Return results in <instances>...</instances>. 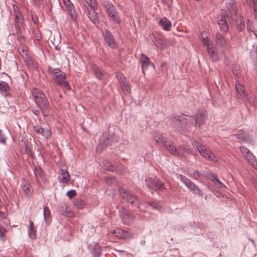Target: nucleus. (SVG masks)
<instances>
[{"instance_id":"obj_1","label":"nucleus","mask_w":257,"mask_h":257,"mask_svg":"<svg viewBox=\"0 0 257 257\" xmlns=\"http://www.w3.org/2000/svg\"><path fill=\"white\" fill-rule=\"evenodd\" d=\"M49 72L51 74L54 83L61 87L70 89L68 82L66 81V74L59 69H53L49 67Z\"/></svg>"},{"instance_id":"obj_2","label":"nucleus","mask_w":257,"mask_h":257,"mask_svg":"<svg viewBox=\"0 0 257 257\" xmlns=\"http://www.w3.org/2000/svg\"><path fill=\"white\" fill-rule=\"evenodd\" d=\"M32 94L35 103L38 105L42 111L47 110L49 107L48 99L45 94L39 89L35 88L32 90Z\"/></svg>"},{"instance_id":"obj_3","label":"nucleus","mask_w":257,"mask_h":257,"mask_svg":"<svg viewBox=\"0 0 257 257\" xmlns=\"http://www.w3.org/2000/svg\"><path fill=\"white\" fill-rule=\"evenodd\" d=\"M162 145L167 149L170 153L179 157L184 156L185 153H191V150L188 148L180 147L178 149L173 145V142L167 139Z\"/></svg>"},{"instance_id":"obj_4","label":"nucleus","mask_w":257,"mask_h":257,"mask_svg":"<svg viewBox=\"0 0 257 257\" xmlns=\"http://www.w3.org/2000/svg\"><path fill=\"white\" fill-rule=\"evenodd\" d=\"M208 118L207 113L205 109H199L194 116H190V124L195 127H200L204 125Z\"/></svg>"},{"instance_id":"obj_5","label":"nucleus","mask_w":257,"mask_h":257,"mask_svg":"<svg viewBox=\"0 0 257 257\" xmlns=\"http://www.w3.org/2000/svg\"><path fill=\"white\" fill-rule=\"evenodd\" d=\"M193 145L197 149L199 154L206 160L213 162H217L218 161L217 157L207 150L203 145L196 141L194 142Z\"/></svg>"},{"instance_id":"obj_6","label":"nucleus","mask_w":257,"mask_h":257,"mask_svg":"<svg viewBox=\"0 0 257 257\" xmlns=\"http://www.w3.org/2000/svg\"><path fill=\"white\" fill-rule=\"evenodd\" d=\"M118 192L122 198L127 202L131 204H136L139 207L140 203L136 195L122 187H119Z\"/></svg>"},{"instance_id":"obj_7","label":"nucleus","mask_w":257,"mask_h":257,"mask_svg":"<svg viewBox=\"0 0 257 257\" xmlns=\"http://www.w3.org/2000/svg\"><path fill=\"white\" fill-rule=\"evenodd\" d=\"M145 181L147 187L150 190L162 191L166 189L164 183L158 178L147 177Z\"/></svg>"},{"instance_id":"obj_8","label":"nucleus","mask_w":257,"mask_h":257,"mask_svg":"<svg viewBox=\"0 0 257 257\" xmlns=\"http://www.w3.org/2000/svg\"><path fill=\"white\" fill-rule=\"evenodd\" d=\"M180 178L184 185L190 191H192L194 194L198 195L200 197L203 196V192L201 191L200 188L197 185L192 182L189 179L181 175H180Z\"/></svg>"},{"instance_id":"obj_9","label":"nucleus","mask_w":257,"mask_h":257,"mask_svg":"<svg viewBox=\"0 0 257 257\" xmlns=\"http://www.w3.org/2000/svg\"><path fill=\"white\" fill-rule=\"evenodd\" d=\"M170 120L173 127L179 131L185 129L188 121L187 118L181 116H172L170 117Z\"/></svg>"},{"instance_id":"obj_10","label":"nucleus","mask_w":257,"mask_h":257,"mask_svg":"<svg viewBox=\"0 0 257 257\" xmlns=\"http://www.w3.org/2000/svg\"><path fill=\"white\" fill-rule=\"evenodd\" d=\"M214 41L217 48L220 49L221 51L224 52L227 49L228 43L224 36L219 33L216 34Z\"/></svg>"},{"instance_id":"obj_11","label":"nucleus","mask_w":257,"mask_h":257,"mask_svg":"<svg viewBox=\"0 0 257 257\" xmlns=\"http://www.w3.org/2000/svg\"><path fill=\"white\" fill-rule=\"evenodd\" d=\"M104 43L110 48L114 49L116 47V43L113 36L107 29L102 32Z\"/></svg>"},{"instance_id":"obj_12","label":"nucleus","mask_w":257,"mask_h":257,"mask_svg":"<svg viewBox=\"0 0 257 257\" xmlns=\"http://www.w3.org/2000/svg\"><path fill=\"white\" fill-rule=\"evenodd\" d=\"M119 212L123 223L126 224H129L133 220V216L127 212L124 207H121Z\"/></svg>"},{"instance_id":"obj_13","label":"nucleus","mask_w":257,"mask_h":257,"mask_svg":"<svg viewBox=\"0 0 257 257\" xmlns=\"http://www.w3.org/2000/svg\"><path fill=\"white\" fill-rule=\"evenodd\" d=\"M228 19V16L222 13L218 20V24L220 26V29L225 32H226L228 30V24L227 23V20Z\"/></svg>"},{"instance_id":"obj_14","label":"nucleus","mask_w":257,"mask_h":257,"mask_svg":"<svg viewBox=\"0 0 257 257\" xmlns=\"http://www.w3.org/2000/svg\"><path fill=\"white\" fill-rule=\"evenodd\" d=\"M63 1L65 6L70 14L71 19L75 20L77 17V14L72 3L70 0H63Z\"/></svg>"},{"instance_id":"obj_15","label":"nucleus","mask_w":257,"mask_h":257,"mask_svg":"<svg viewBox=\"0 0 257 257\" xmlns=\"http://www.w3.org/2000/svg\"><path fill=\"white\" fill-rule=\"evenodd\" d=\"M95 10L96 9L89 10L87 7L84 9V12L86 15L94 24L98 22V16L97 13L95 12Z\"/></svg>"},{"instance_id":"obj_16","label":"nucleus","mask_w":257,"mask_h":257,"mask_svg":"<svg viewBox=\"0 0 257 257\" xmlns=\"http://www.w3.org/2000/svg\"><path fill=\"white\" fill-rule=\"evenodd\" d=\"M226 7L232 15L234 16L237 14V4L234 0H228L225 2Z\"/></svg>"},{"instance_id":"obj_17","label":"nucleus","mask_w":257,"mask_h":257,"mask_svg":"<svg viewBox=\"0 0 257 257\" xmlns=\"http://www.w3.org/2000/svg\"><path fill=\"white\" fill-rule=\"evenodd\" d=\"M207 51L212 62H216L219 60V56L217 51V48L215 46H212L211 48Z\"/></svg>"},{"instance_id":"obj_18","label":"nucleus","mask_w":257,"mask_h":257,"mask_svg":"<svg viewBox=\"0 0 257 257\" xmlns=\"http://www.w3.org/2000/svg\"><path fill=\"white\" fill-rule=\"evenodd\" d=\"M140 62L141 63L142 69L143 72L146 70L149 66H153L150 62L149 58L145 54H142L140 57Z\"/></svg>"},{"instance_id":"obj_19","label":"nucleus","mask_w":257,"mask_h":257,"mask_svg":"<svg viewBox=\"0 0 257 257\" xmlns=\"http://www.w3.org/2000/svg\"><path fill=\"white\" fill-rule=\"evenodd\" d=\"M236 17V19L234 20L236 28L238 31L242 32L244 30L245 27L243 17L241 15H239Z\"/></svg>"},{"instance_id":"obj_20","label":"nucleus","mask_w":257,"mask_h":257,"mask_svg":"<svg viewBox=\"0 0 257 257\" xmlns=\"http://www.w3.org/2000/svg\"><path fill=\"white\" fill-rule=\"evenodd\" d=\"M92 70L95 76L98 79L102 80L105 77V73L97 65H93Z\"/></svg>"},{"instance_id":"obj_21","label":"nucleus","mask_w":257,"mask_h":257,"mask_svg":"<svg viewBox=\"0 0 257 257\" xmlns=\"http://www.w3.org/2000/svg\"><path fill=\"white\" fill-rule=\"evenodd\" d=\"M88 247L91 252L96 256H99L101 253V248L98 243L90 244Z\"/></svg>"},{"instance_id":"obj_22","label":"nucleus","mask_w":257,"mask_h":257,"mask_svg":"<svg viewBox=\"0 0 257 257\" xmlns=\"http://www.w3.org/2000/svg\"><path fill=\"white\" fill-rule=\"evenodd\" d=\"M29 226L28 227V234L29 237L32 239H35L36 237L37 229L34 226L33 222L29 220Z\"/></svg>"},{"instance_id":"obj_23","label":"nucleus","mask_w":257,"mask_h":257,"mask_svg":"<svg viewBox=\"0 0 257 257\" xmlns=\"http://www.w3.org/2000/svg\"><path fill=\"white\" fill-rule=\"evenodd\" d=\"M34 171L36 178L38 181L40 180H43L44 173L40 166H35L34 169Z\"/></svg>"},{"instance_id":"obj_24","label":"nucleus","mask_w":257,"mask_h":257,"mask_svg":"<svg viewBox=\"0 0 257 257\" xmlns=\"http://www.w3.org/2000/svg\"><path fill=\"white\" fill-rule=\"evenodd\" d=\"M235 88L238 96L240 98L244 99L246 95L244 90V86L242 84L237 83L236 84Z\"/></svg>"},{"instance_id":"obj_25","label":"nucleus","mask_w":257,"mask_h":257,"mask_svg":"<svg viewBox=\"0 0 257 257\" xmlns=\"http://www.w3.org/2000/svg\"><path fill=\"white\" fill-rule=\"evenodd\" d=\"M70 208L69 206L65 203L60 204L59 206V211L64 215L69 216Z\"/></svg>"},{"instance_id":"obj_26","label":"nucleus","mask_w":257,"mask_h":257,"mask_svg":"<svg viewBox=\"0 0 257 257\" xmlns=\"http://www.w3.org/2000/svg\"><path fill=\"white\" fill-rule=\"evenodd\" d=\"M107 15L110 20L116 23L117 24H120V19L116 10L114 11H113L112 12L109 13Z\"/></svg>"},{"instance_id":"obj_27","label":"nucleus","mask_w":257,"mask_h":257,"mask_svg":"<svg viewBox=\"0 0 257 257\" xmlns=\"http://www.w3.org/2000/svg\"><path fill=\"white\" fill-rule=\"evenodd\" d=\"M103 4L107 14L116 10L113 5L108 1H104Z\"/></svg>"},{"instance_id":"obj_28","label":"nucleus","mask_w":257,"mask_h":257,"mask_svg":"<svg viewBox=\"0 0 257 257\" xmlns=\"http://www.w3.org/2000/svg\"><path fill=\"white\" fill-rule=\"evenodd\" d=\"M245 159L250 165L257 170V160L251 153L248 155Z\"/></svg>"},{"instance_id":"obj_29","label":"nucleus","mask_w":257,"mask_h":257,"mask_svg":"<svg viewBox=\"0 0 257 257\" xmlns=\"http://www.w3.org/2000/svg\"><path fill=\"white\" fill-rule=\"evenodd\" d=\"M159 24L165 30H168L169 28L171 26L170 21L168 20L166 18H163L161 19L159 22Z\"/></svg>"},{"instance_id":"obj_30","label":"nucleus","mask_w":257,"mask_h":257,"mask_svg":"<svg viewBox=\"0 0 257 257\" xmlns=\"http://www.w3.org/2000/svg\"><path fill=\"white\" fill-rule=\"evenodd\" d=\"M20 54L25 61L27 62L30 60L31 55L25 46H24L22 47V51L20 52Z\"/></svg>"},{"instance_id":"obj_31","label":"nucleus","mask_w":257,"mask_h":257,"mask_svg":"<svg viewBox=\"0 0 257 257\" xmlns=\"http://www.w3.org/2000/svg\"><path fill=\"white\" fill-rule=\"evenodd\" d=\"M153 139L158 144H162L163 142L165 140V138L162 134L160 133L155 132L153 134Z\"/></svg>"},{"instance_id":"obj_32","label":"nucleus","mask_w":257,"mask_h":257,"mask_svg":"<svg viewBox=\"0 0 257 257\" xmlns=\"http://www.w3.org/2000/svg\"><path fill=\"white\" fill-rule=\"evenodd\" d=\"M43 215L46 223L47 224L49 223L51 221V219L49 208L47 206L44 207Z\"/></svg>"},{"instance_id":"obj_33","label":"nucleus","mask_w":257,"mask_h":257,"mask_svg":"<svg viewBox=\"0 0 257 257\" xmlns=\"http://www.w3.org/2000/svg\"><path fill=\"white\" fill-rule=\"evenodd\" d=\"M244 99H245L251 106L255 105L256 95L254 94L250 93L249 95H246Z\"/></svg>"},{"instance_id":"obj_34","label":"nucleus","mask_w":257,"mask_h":257,"mask_svg":"<svg viewBox=\"0 0 257 257\" xmlns=\"http://www.w3.org/2000/svg\"><path fill=\"white\" fill-rule=\"evenodd\" d=\"M10 86L7 83L4 81H0V91L3 93H7L6 95L10 96L11 95L7 93L9 90Z\"/></svg>"},{"instance_id":"obj_35","label":"nucleus","mask_w":257,"mask_h":257,"mask_svg":"<svg viewBox=\"0 0 257 257\" xmlns=\"http://www.w3.org/2000/svg\"><path fill=\"white\" fill-rule=\"evenodd\" d=\"M15 27L17 30V32L20 30L22 26L23 16L22 15L14 16Z\"/></svg>"},{"instance_id":"obj_36","label":"nucleus","mask_w":257,"mask_h":257,"mask_svg":"<svg viewBox=\"0 0 257 257\" xmlns=\"http://www.w3.org/2000/svg\"><path fill=\"white\" fill-rule=\"evenodd\" d=\"M115 236L119 238H125L127 236V232L120 229H117L112 232Z\"/></svg>"},{"instance_id":"obj_37","label":"nucleus","mask_w":257,"mask_h":257,"mask_svg":"<svg viewBox=\"0 0 257 257\" xmlns=\"http://www.w3.org/2000/svg\"><path fill=\"white\" fill-rule=\"evenodd\" d=\"M247 5L251 7L252 6L254 15L257 18V0H245Z\"/></svg>"},{"instance_id":"obj_38","label":"nucleus","mask_w":257,"mask_h":257,"mask_svg":"<svg viewBox=\"0 0 257 257\" xmlns=\"http://www.w3.org/2000/svg\"><path fill=\"white\" fill-rule=\"evenodd\" d=\"M201 42L207 48V50L212 48V46H215L212 45L211 42L208 39V37H201L200 38Z\"/></svg>"},{"instance_id":"obj_39","label":"nucleus","mask_w":257,"mask_h":257,"mask_svg":"<svg viewBox=\"0 0 257 257\" xmlns=\"http://www.w3.org/2000/svg\"><path fill=\"white\" fill-rule=\"evenodd\" d=\"M106 183L110 186L116 185L117 181L113 177H106L105 179Z\"/></svg>"},{"instance_id":"obj_40","label":"nucleus","mask_w":257,"mask_h":257,"mask_svg":"<svg viewBox=\"0 0 257 257\" xmlns=\"http://www.w3.org/2000/svg\"><path fill=\"white\" fill-rule=\"evenodd\" d=\"M100 141H102L105 146H108L111 145L110 139L107 137V134H103L100 138Z\"/></svg>"},{"instance_id":"obj_41","label":"nucleus","mask_w":257,"mask_h":257,"mask_svg":"<svg viewBox=\"0 0 257 257\" xmlns=\"http://www.w3.org/2000/svg\"><path fill=\"white\" fill-rule=\"evenodd\" d=\"M187 175L190 177L197 180L200 176L199 173L197 171H188Z\"/></svg>"},{"instance_id":"obj_42","label":"nucleus","mask_w":257,"mask_h":257,"mask_svg":"<svg viewBox=\"0 0 257 257\" xmlns=\"http://www.w3.org/2000/svg\"><path fill=\"white\" fill-rule=\"evenodd\" d=\"M87 5L91 9H96L97 4L96 0H84Z\"/></svg>"},{"instance_id":"obj_43","label":"nucleus","mask_w":257,"mask_h":257,"mask_svg":"<svg viewBox=\"0 0 257 257\" xmlns=\"http://www.w3.org/2000/svg\"><path fill=\"white\" fill-rule=\"evenodd\" d=\"M74 204L77 208L81 209L83 207V201L81 198H77L75 200Z\"/></svg>"},{"instance_id":"obj_44","label":"nucleus","mask_w":257,"mask_h":257,"mask_svg":"<svg viewBox=\"0 0 257 257\" xmlns=\"http://www.w3.org/2000/svg\"><path fill=\"white\" fill-rule=\"evenodd\" d=\"M70 180V175L67 171H65V173L63 175V177L61 180V182L63 183H67Z\"/></svg>"},{"instance_id":"obj_45","label":"nucleus","mask_w":257,"mask_h":257,"mask_svg":"<svg viewBox=\"0 0 257 257\" xmlns=\"http://www.w3.org/2000/svg\"><path fill=\"white\" fill-rule=\"evenodd\" d=\"M205 177L212 182H215V180L217 178L216 175L210 172L206 173Z\"/></svg>"},{"instance_id":"obj_46","label":"nucleus","mask_w":257,"mask_h":257,"mask_svg":"<svg viewBox=\"0 0 257 257\" xmlns=\"http://www.w3.org/2000/svg\"><path fill=\"white\" fill-rule=\"evenodd\" d=\"M41 135L46 139H48L50 138L51 135V131L48 128H43Z\"/></svg>"},{"instance_id":"obj_47","label":"nucleus","mask_w":257,"mask_h":257,"mask_svg":"<svg viewBox=\"0 0 257 257\" xmlns=\"http://www.w3.org/2000/svg\"><path fill=\"white\" fill-rule=\"evenodd\" d=\"M240 150L245 158L247 156H248V155L251 154L249 150L244 146L241 147L240 148Z\"/></svg>"},{"instance_id":"obj_48","label":"nucleus","mask_w":257,"mask_h":257,"mask_svg":"<svg viewBox=\"0 0 257 257\" xmlns=\"http://www.w3.org/2000/svg\"><path fill=\"white\" fill-rule=\"evenodd\" d=\"M103 167L105 169L110 171H113L114 169L113 166H112L111 163L108 162H106L105 163V164H104Z\"/></svg>"},{"instance_id":"obj_49","label":"nucleus","mask_w":257,"mask_h":257,"mask_svg":"<svg viewBox=\"0 0 257 257\" xmlns=\"http://www.w3.org/2000/svg\"><path fill=\"white\" fill-rule=\"evenodd\" d=\"M154 43L155 45L160 49L163 50L164 48V44L161 40L159 39H156L154 41Z\"/></svg>"},{"instance_id":"obj_50","label":"nucleus","mask_w":257,"mask_h":257,"mask_svg":"<svg viewBox=\"0 0 257 257\" xmlns=\"http://www.w3.org/2000/svg\"><path fill=\"white\" fill-rule=\"evenodd\" d=\"M116 76L117 79L119 80L120 82V85L127 82L125 78L124 77L123 74L119 73L117 74Z\"/></svg>"},{"instance_id":"obj_51","label":"nucleus","mask_w":257,"mask_h":257,"mask_svg":"<svg viewBox=\"0 0 257 257\" xmlns=\"http://www.w3.org/2000/svg\"><path fill=\"white\" fill-rule=\"evenodd\" d=\"M121 88L125 93H128L130 91V87L127 82L121 84Z\"/></svg>"},{"instance_id":"obj_52","label":"nucleus","mask_w":257,"mask_h":257,"mask_svg":"<svg viewBox=\"0 0 257 257\" xmlns=\"http://www.w3.org/2000/svg\"><path fill=\"white\" fill-rule=\"evenodd\" d=\"M34 130L36 133L42 135L43 128L41 125H37L34 126Z\"/></svg>"},{"instance_id":"obj_53","label":"nucleus","mask_w":257,"mask_h":257,"mask_svg":"<svg viewBox=\"0 0 257 257\" xmlns=\"http://www.w3.org/2000/svg\"><path fill=\"white\" fill-rule=\"evenodd\" d=\"M6 232V229L4 228V226L2 224H0V238L2 239L5 236V233Z\"/></svg>"},{"instance_id":"obj_54","label":"nucleus","mask_w":257,"mask_h":257,"mask_svg":"<svg viewBox=\"0 0 257 257\" xmlns=\"http://www.w3.org/2000/svg\"><path fill=\"white\" fill-rule=\"evenodd\" d=\"M76 195V191L74 190H71L67 192V195L69 198L71 199Z\"/></svg>"},{"instance_id":"obj_55","label":"nucleus","mask_w":257,"mask_h":257,"mask_svg":"<svg viewBox=\"0 0 257 257\" xmlns=\"http://www.w3.org/2000/svg\"><path fill=\"white\" fill-rule=\"evenodd\" d=\"M148 204L151 206L153 208L157 209L159 207L160 205L156 202L149 201Z\"/></svg>"},{"instance_id":"obj_56","label":"nucleus","mask_w":257,"mask_h":257,"mask_svg":"<svg viewBox=\"0 0 257 257\" xmlns=\"http://www.w3.org/2000/svg\"><path fill=\"white\" fill-rule=\"evenodd\" d=\"M22 189L25 194L28 195L30 194V190L28 186L24 185L22 186Z\"/></svg>"},{"instance_id":"obj_57","label":"nucleus","mask_w":257,"mask_h":257,"mask_svg":"<svg viewBox=\"0 0 257 257\" xmlns=\"http://www.w3.org/2000/svg\"><path fill=\"white\" fill-rule=\"evenodd\" d=\"M0 143L5 144L6 143V138L2 130H0Z\"/></svg>"},{"instance_id":"obj_58","label":"nucleus","mask_w":257,"mask_h":257,"mask_svg":"<svg viewBox=\"0 0 257 257\" xmlns=\"http://www.w3.org/2000/svg\"><path fill=\"white\" fill-rule=\"evenodd\" d=\"M215 182H216L218 185H219V187L220 188V189H223V188H226V186L223 184L220 180L219 179L217 178L216 179V180H215Z\"/></svg>"},{"instance_id":"obj_59","label":"nucleus","mask_w":257,"mask_h":257,"mask_svg":"<svg viewBox=\"0 0 257 257\" xmlns=\"http://www.w3.org/2000/svg\"><path fill=\"white\" fill-rule=\"evenodd\" d=\"M13 9L14 13H17L19 11L18 7L15 5H14L13 6Z\"/></svg>"},{"instance_id":"obj_60","label":"nucleus","mask_w":257,"mask_h":257,"mask_svg":"<svg viewBox=\"0 0 257 257\" xmlns=\"http://www.w3.org/2000/svg\"><path fill=\"white\" fill-rule=\"evenodd\" d=\"M6 215L4 212L0 211V220H2L3 219L5 218Z\"/></svg>"},{"instance_id":"obj_61","label":"nucleus","mask_w":257,"mask_h":257,"mask_svg":"<svg viewBox=\"0 0 257 257\" xmlns=\"http://www.w3.org/2000/svg\"><path fill=\"white\" fill-rule=\"evenodd\" d=\"M247 23H248V24H247V29L248 31H252L251 26L250 24V21L249 20H247Z\"/></svg>"},{"instance_id":"obj_62","label":"nucleus","mask_w":257,"mask_h":257,"mask_svg":"<svg viewBox=\"0 0 257 257\" xmlns=\"http://www.w3.org/2000/svg\"><path fill=\"white\" fill-rule=\"evenodd\" d=\"M42 0H35V4L37 6H40L41 4Z\"/></svg>"},{"instance_id":"obj_63","label":"nucleus","mask_w":257,"mask_h":257,"mask_svg":"<svg viewBox=\"0 0 257 257\" xmlns=\"http://www.w3.org/2000/svg\"><path fill=\"white\" fill-rule=\"evenodd\" d=\"M32 111H33V113L35 114L36 115H38L39 114V110H38L33 109Z\"/></svg>"},{"instance_id":"obj_64","label":"nucleus","mask_w":257,"mask_h":257,"mask_svg":"<svg viewBox=\"0 0 257 257\" xmlns=\"http://www.w3.org/2000/svg\"><path fill=\"white\" fill-rule=\"evenodd\" d=\"M65 171H67V170H65V169H60L59 172L60 174H61L62 175H64V173H65Z\"/></svg>"}]
</instances>
